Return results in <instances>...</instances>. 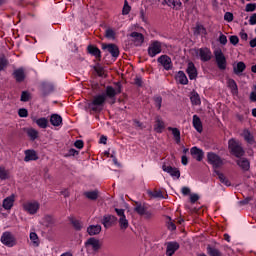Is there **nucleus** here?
Returning a JSON list of instances; mask_svg holds the SVG:
<instances>
[{
    "mask_svg": "<svg viewBox=\"0 0 256 256\" xmlns=\"http://www.w3.org/2000/svg\"><path fill=\"white\" fill-rule=\"evenodd\" d=\"M121 93V89L115 90L112 86H107L106 91L97 94L93 97L92 101L88 104V107L94 113H101V110L105 107V101L108 99H114L115 95Z\"/></svg>",
    "mask_w": 256,
    "mask_h": 256,
    "instance_id": "1",
    "label": "nucleus"
},
{
    "mask_svg": "<svg viewBox=\"0 0 256 256\" xmlns=\"http://www.w3.org/2000/svg\"><path fill=\"white\" fill-rule=\"evenodd\" d=\"M207 161L210 165L214 168V174L218 176L219 181L223 183V185H226V187H231V182L227 177H225V174L221 173L219 170V167H223L225 165V161L219 155H217L215 152H208L207 153Z\"/></svg>",
    "mask_w": 256,
    "mask_h": 256,
    "instance_id": "2",
    "label": "nucleus"
},
{
    "mask_svg": "<svg viewBox=\"0 0 256 256\" xmlns=\"http://www.w3.org/2000/svg\"><path fill=\"white\" fill-rule=\"evenodd\" d=\"M22 208L28 215H37L41 209V204L37 200H29L22 204Z\"/></svg>",
    "mask_w": 256,
    "mask_h": 256,
    "instance_id": "3",
    "label": "nucleus"
},
{
    "mask_svg": "<svg viewBox=\"0 0 256 256\" xmlns=\"http://www.w3.org/2000/svg\"><path fill=\"white\" fill-rule=\"evenodd\" d=\"M194 55L196 59H201L204 63L207 61H211V57H213L211 49L207 47L195 49Z\"/></svg>",
    "mask_w": 256,
    "mask_h": 256,
    "instance_id": "4",
    "label": "nucleus"
},
{
    "mask_svg": "<svg viewBox=\"0 0 256 256\" xmlns=\"http://www.w3.org/2000/svg\"><path fill=\"white\" fill-rule=\"evenodd\" d=\"M214 57L218 69H220V71H225L227 69V58H225L223 51L221 49H216L214 51Z\"/></svg>",
    "mask_w": 256,
    "mask_h": 256,
    "instance_id": "5",
    "label": "nucleus"
},
{
    "mask_svg": "<svg viewBox=\"0 0 256 256\" xmlns=\"http://www.w3.org/2000/svg\"><path fill=\"white\" fill-rule=\"evenodd\" d=\"M228 147L235 157H243L245 152L243 151V147H241V143L235 139H230L228 142Z\"/></svg>",
    "mask_w": 256,
    "mask_h": 256,
    "instance_id": "6",
    "label": "nucleus"
},
{
    "mask_svg": "<svg viewBox=\"0 0 256 256\" xmlns=\"http://www.w3.org/2000/svg\"><path fill=\"white\" fill-rule=\"evenodd\" d=\"M0 241L1 244L6 247H15V245H17V238H15V236L9 231L2 233Z\"/></svg>",
    "mask_w": 256,
    "mask_h": 256,
    "instance_id": "7",
    "label": "nucleus"
},
{
    "mask_svg": "<svg viewBox=\"0 0 256 256\" xmlns=\"http://www.w3.org/2000/svg\"><path fill=\"white\" fill-rule=\"evenodd\" d=\"M115 213L119 217L118 223L120 229L125 231V229L129 227V220H127V216H125V209L115 208Z\"/></svg>",
    "mask_w": 256,
    "mask_h": 256,
    "instance_id": "8",
    "label": "nucleus"
},
{
    "mask_svg": "<svg viewBox=\"0 0 256 256\" xmlns=\"http://www.w3.org/2000/svg\"><path fill=\"white\" fill-rule=\"evenodd\" d=\"M134 211H136L138 215H141V217H145V219H151L153 217V212L147 210V206L140 203H136Z\"/></svg>",
    "mask_w": 256,
    "mask_h": 256,
    "instance_id": "9",
    "label": "nucleus"
},
{
    "mask_svg": "<svg viewBox=\"0 0 256 256\" xmlns=\"http://www.w3.org/2000/svg\"><path fill=\"white\" fill-rule=\"evenodd\" d=\"M128 37L134 42L136 47L143 45V42L145 41V37L139 32H132Z\"/></svg>",
    "mask_w": 256,
    "mask_h": 256,
    "instance_id": "10",
    "label": "nucleus"
},
{
    "mask_svg": "<svg viewBox=\"0 0 256 256\" xmlns=\"http://www.w3.org/2000/svg\"><path fill=\"white\" fill-rule=\"evenodd\" d=\"M161 53V42L155 41L148 48V54L150 57H155Z\"/></svg>",
    "mask_w": 256,
    "mask_h": 256,
    "instance_id": "11",
    "label": "nucleus"
},
{
    "mask_svg": "<svg viewBox=\"0 0 256 256\" xmlns=\"http://www.w3.org/2000/svg\"><path fill=\"white\" fill-rule=\"evenodd\" d=\"M13 205H15V194L6 197L2 202V207L5 211H11Z\"/></svg>",
    "mask_w": 256,
    "mask_h": 256,
    "instance_id": "12",
    "label": "nucleus"
},
{
    "mask_svg": "<svg viewBox=\"0 0 256 256\" xmlns=\"http://www.w3.org/2000/svg\"><path fill=\"white\" fill-rule=\"evenodd\" d=\"M13 77L17 83H23L26 77L25 68L21 67V68L15 69L13 72Z\"/></svg>",
    "mask_w": 256,
    "mask_h": 256,
    "instance_id": "13",
    "label": "nucleus"
},
{
    "mask_svg": "<svg viewBox=\"0 0 256 256\" xmlns=\"http://www.w3.org/2000/svg\"><path fill=\"white\" fill-rule=\"evenodd\" d=\"M162 169L163 171H165V173H168V175H170L171 177H174L176 179H179L181 177V172H179V169L175 167L163 165Z\"/></svg>",
    "mask_w": 256,
    "mask_h": 256,
    "instance_id": "14",
    "label": "nucleus"
},
{
    "mask_svg": "<svg viewBox=\"0 0 256 256\" xmlns=\"http://www.w3.org/2000/svg\"><path fill=\"white\" fill-rule=\"evenodd\" d=\"M114 223H117V217L113 215L103 216L102 225L105 227V229H109V227H112Z\"/></svg>",
    "mask_w": 256,
    "mask_h": 256,
    "instance_id": "15",
    "label": "nucleus"
},
{
    "mask_svg": "<svg viewBox=\"0 0 256 256\" xmlns=\"http://www.w3.org/2000/svg\"><path fill=\"white\" fill-rule=\"evenodd\" d=\"M190 153L196 161H203V157H205V152L196 146L190 149Z\"/></svg>",
    "mask_w": 256,
    "mask_h": 256,
    "instance_id": "16",
    "label": "nucleus"
},
{
    "mask_svg": "<svg viewBox=\"0 0 256 256\" xmlns=\"http://www.w3.org/2000/svg\"><path fill=\"white\" fill-rule=\"evenodd\" d=\"M158 63H160L166 71H169L173 67V64L171 63V58L166 55L160 56L158 58Z\"/></svg>",
    "mask_w": 256,
    "mask_h": 256,
    "instance_id": "17",
    "label": "nucleus"
},
{
    "mask_svg": "<svg viewBox=\"0 0 256 256\" xmlns=\"http://www.w3.org/2000/svg\"><path fill=\"white\" fill-rule=\"evenodd\" d=\"M55 218L51 215H46L40 220V224L44 227H55Z\"/></svg>",
    "mask_w": 256,
    "mask_h": 256,
    "instance_id": "18",
    "label": "nucleus"
},
{
    "mask_svg": "<svg viewBox=\"0 0 256 256\" xmlns=\"http://www.w3.org/2000/svg\"><path fill=\"white\" fill-rule=\"evenodd\" d=\"M50 123L53 127H61L63 125V118L59 114H52L50 116Z\"/></svg>",
    "mask_w": 256,
    "mask_h": 256,
    "instance_id": "19",
    "label": "nucleus"
},
{
    "mask_svg": "<svg viewBox=\"0 0 256 256\" xmlns=\"http://www.w3.org/2000/svg\"><path fill=\"white\" fill-rule=\"evenodd\" d=\"M24 161L29 163V161H37L39 158L37 157V152L35 150H26Z\"/></svg>",
    "mask_w": 256,
    "mask_h": 256,
    "instance_id": "20",
    "label": "nucleus"
},
{
    "mask_svg": "<svg viewBox=\"0 0 256 256\" xmlns=\"http://www.w3.org/2000/svg\"><path fill=\"white\" fill-rule=\"evenodd\" d=\"M85 247H92L94 251H97L101 247V242L97 238H90L85 242Z\"/></svg>",
    "mask_w": 256,
    "mask_h": 256,
    "instance_id": "21",
    "label": "nucleus"
},
{
    "mask_svg": "<svg viewBox=\"0 0 256 256\" xmlns=\"http://www.w3.org/2000/svg\"><path fill=\"white\" fill-rule=\"evenodd\" d=\"M177 249H179V243L169 242L167 244L166 255L173 256L175 254V251H177Z\"/></svg>",
    "mask_w": 256,
    "mask_h": 256,
    "instance_id": "22",
    "label": "nucleus"
},
{
    "mask_svg": "<svg viewBox=\"0 0 256 256\" xmlns=\"http://www.w3.org/2000/svg\"><path fill=\"white\" fill-rule=\"evenodd\" d=\"M103 49H106L108 52H110V54L112 55V57H119V47H117V45L114 44H108V45H104Z\"/></svg>",
    "mask_w": 256,
    "mask_h": 256,
    "instance_id": "23",
    "label": "nucleus"
},
{
    "mask_svg": "<svg viewBox=\"0 0 256 256\" xmlns=\"http://www.w3.org/2000/svg\"><path fill=\"white\" fill-rule=\"evenodd\" d=\"M186 71L189 79L193 80L197 78V68H195V64H193V62L188 63Z\"/></svg>",
    "mask_w": 256,
    "mask_h": 256,
    "instance_id": "24",
    "label": "nucleus"
},
{
    "mask_svg": "<svg viewBox=\"0 0 256 256\" xmlns=\"http://www.w3.org/2000/svg\"><path fill=\"white\" fill-rule=\"evenodd\" d=\"M192 124L194 129H196L198 133L203 132V123L201 122V118H199V116L197 115L193 116Z\"/></svg>",
    "mask_w": 256,
    "mask_h": 256,
    "instance_id": "25",
    "label": "nucleus"
},
{
    "mask_svg": "<svg viewBox=\"0 0 256 256\" xmlns=\"http://www.w3.org/2000/svg\"><path fill=\"white\" fill-rule=\"evenodd\" d=\"M176 81L177 83H180V85H187L189 83V79H187V75H185V72L179 71L176 74Z\"/></svg>",
    "mask_w": 256,
    "mask_h": 256,
    "instance_id": "26",
    "label": "nucleus"
},
{
    "mask_svg": "<svg viewBox=\"0 0 256 256\" xmlns=\"http://www.w3.org/2000/svg\"><path fill=\"white\" fill-rule=\"evenodd\" d=\"M165 5H168V7H171L172 9L179 10L181 9V0H164Z\"/></svg>",
    "mask_w": 256,
    "mask_h": 256,
    "instance_id": "27",
    "label": "nucleus"
},
{
    "mask_svg": "<svg viewBox=\"0 0 256 256\" xmlns=\"http://www.w3.org/2000/svg\"><path fill=\"white\" fill-rule=\"evenodd\" d=\"M33 121L40 127V129H47V127H49V120L45 117L33 119Z\"/></svg>",
    "mask_w": 256,
    "mask_h": 256,
    "instance_id": "28",
    "label": "nucleus"
},
{
    "mask_svg": "<svg viewBox=\"0 0 256 256\" xmlns=\"http://www.w3.org/2000/svg\"><path fill=\"white\" fill-rule=\"evenodd\" d=\"M154 129L156 133H163V129H165V122H163V119L161 117H156V124L154 126Z\"/></svg>",
    "mask_w": 256,
    "mask_h": 256,
    "instance_id": "29",
    "label": "nucleus"
},
{
    "mask_svg": "<svg viewBox=\"0 0 256 256\" xmlns=\"http://www.w3.org/2000/svg\"><path fill=\"white\" fill-rule=\"evenodd\" d=\"M87 233L91 236L93 235H99L101 233V225L97 224V225H90L87 228Z\"/></svg>",
    "mask_w": 256,
    "mask_h": 256,
    "instance_id": "30",
    "label": "nucleus"
},
{
    "mask_svg": "<svg viewBox=\"0 0 256 256\" xmlns=\"http://www.w3.org/2000/svg\"><path fill=\"white\" fill-rule=\"evenodd\" d=\"M246 68L247 66L243 62H238L237 64L233 65V71L235 75H241V73H243Z\"/></svg>",
    "mask_w": 256,
    "mask_h": 256,
    "instance_id": "31",
    "label": "nucleus"
},
{
    "mask_svg": "<svg viewBox=\"0 0 256 256\" xmlns=\"http://www.w3.org/2000/svg\"><path fill=\"white\" fill-rule=\"evenodd\" d=\"M237 165L240 166L243 171H249L251 164L249 163V160H247L246 158H240L237 161Z\"/></svg>",
    "mask_w": 256,
    "mask_h": 256,
    "instance_id": "32",
    "label": "nucleus"
},
{
    "mask_svg": "<svg viewBox=\"0 0 256 256\" xmlns=\"http://www.w3.org/2000/svg\"><path fill=\"white\" fill-rule=\"evenodd\" d=\"M29 239L31 241L32 247H39L40 241H39V236L35 232H30L29 234Z\"/></svg>",
    "mask_w": 256,
    "mask_h": 256,
    "instance_id": "33",
    "label": "nucleus"
},
{
    "mask_svg": "<svg viewBox=\"0 0 256 256\" xmlns=\"http://www.w3.org/2000/svg\"><path fill=\"white\" fill-rule=\"evenodd\" d=\"M227 86L229 87V89H231V93L233 95H237V93H239V89L237 88V83L235 82V80L228 79Z\"/></svg>",
    "mask_w": 256,
    "mask_h": 256,
    "instance_id": "34",
    "label": "nucleus"
},
{
    "mask_svg": "<svg viewBox=\"0 0 256 256\" xmlns=\"http://www.w3.org/2000/svg\"><path fill=\"white\" fill-rule=\"evenodd\" d=\"M168 131H171L176 143H181V131H179V129L169 127Z\"/></svg>",
    "mask_w": 256,
    "mask_h": 256,
    "instance_id": "35",
    "label": "nucleus"
},
{
    "mask_svg": "<svg viewBox=\"0 0 256 256\" xmlns=\"http://www.w3.org/2000/svg\"><path fill=\"white\" fill-rule=\"evenodd\" d=\"M242 137H244L245 141H247V143H249V145H253V143H255L253 134H251V132H249V130H244L242 133Z\"/></svg>",
    "mask_w": 256,
    "mask_h": 256,
    "instance_id": "36",
    "label": "nucleus"
},
{
    "mask_svg": "<svg viewBox=\"0 0 256 256\" xmlns=\"http://www.w3.org/2000/svg\"><path fill=\"white\" fill-rule=\"evenodd\" d=\"M26 133L28 137L31 139V141H35V139L39 137V131H37L35 128L26 129Z\"/></svg>",
    "mask_w": 256,
    "mask_h": 256,
    "instance_id": "37",
    "label": "nucleus"
},
{
    "mask_svg": "<svg viewBox=\"0 0 256 256\" xmlns=\"http://www.w3.org/2000/svg\"><path fill=\"white\" fill-rule=\"evenodd\" d=\"M190 101L192 105H201V98L197 92H192L190 94Z\"/></svg>",
    "mask_w": 256,
    "mask_h": 256,
    "instance_id": "38",
    "label": "nucleus"
},
{
    "mask_svg": "<svg viewBox=\"0 0 256 256\" xmlns=\"http://www.w3.org/2000/svg\"><path fill=\"white\" fill-rule=\"evenodd\" d=\"M88 52L90 53V55H94L96 59H99V57H101V50H99V48L95 46H88Z\"/></svg>",
    "mask_w": 256,
    "mask_h": 256,
    "instance_id": "39",
    "label": "nucleus"
},
{
    "mask_svg": "<svg viewBox=\"0 0 256 256\" xmlns=\"http://www.w3.org/2000/svg\"><path fill=\"white\" fill-rule=\"evenodd\" d=\"M207 253L210 256H221V251H219V249H216V248L211 247V246L207 247Z\"/></svg>",
    "mask_w": 256,
    "mask_h": 256,
    "instance_id": "40",
    "label": "nucleus"
},
{
    "mask_svg": "<svg viewBox=\"0 0 256 256\" xmlns=\"http://www.w3.org/2000/svg\"><path fill=\"white\" fill-rule=\"evenodd\" d=\"M0 179L2 181L9 179V170L5 169L3 166L0 167Z\"/></svg>",
    "mask_w": 256,
    "mask_h": 256,
    "instance_id": "41",
    "label": "nucleus"
},
{
    "mask_svg": "<svg viewBox=\"0 0 256 256\" xmlns=\"http://www.w3.org/2000/svg\"><path fill=\"white\" fill-rule=\"evenodd\" d=\"M85 197H87V199H91L92 201H95V199H97V197H99V192L97 191H88L84 193Z\"/></svg>",
    "mask_w": 256,
    "mask_h": 256,
    "instance_id": "42",
    "label": "nucleus"
},
{
    "mask_svg": "<svg viewBox=\"0 0 256 256\" xmlns=\"http://www.w3.org/2000/svg\"><path fill=\"white\" fill-rule=\"evenodd\" d=\"M148 195H150V197H153L154 199H163V192L159 190L149 191Z\"/></svg>",
    "mask_w": 256,
    "mask_h": 256,
    "instance_id": "43",
    "label": "nucleus"
},
{
    "mask_svg": "<svg viewBox=\"0 0 256 256\" xmlns=\"http://www.w3.org/2000/svg\"><path fill=\"white\" fill-rule=\"evenodd\" d=\"M129 13H131V6H129V2L125 0L124 6L122 9V15H129Z\"/></svg>",
    "mask_w": 256,
    "mask_h": 256,
    "instance_id": "44",
    "label": "nucleus"
},
{
    "mask_svg": "<svg viewBox=\"0 0 256 256\" xmlns=\"http://www.w3.org/2000/svg\"><path fill=\"white\" fill-rule=\"evenodd\" d=\"M8 63L9 62L7 61V58H5V56H0V71H4Z\"/></svg>",
    "mask_w": 256,
    "mask_h": 256,
    "instance_id": "45",
    "label": "nucleus"
},
{
    "mask_svg": "<svg viewBox=\"0 0 256 256\" xmlns=\"http://www.w3.org/2000/svg\"><path fill=\"white\" fill-rule=\"evenodd\" d=\"M95 71L99 77H105V70L101 66H95Z\"/></svg>",
    "mask_w": 256,
    "mask_h": 256,
    "instance_id": "46",
    "label": "nucleus"
},
{
    "mask_svg": "<svg viewBox=\"0 0 256 256\" xmlns=\"http://www.w3.org/2000/svg\"><path fill=\"white\" fill-rule=\"evenodd\" d=\"M154 101H155V106L157 107V109H161V103H163V99L161 98V96L155 97Z\"/></svg>",
    "mask_w": 256,
    "mask_h": 256,
    "instance_id": "47",
    "label": "nucleus"
},
{
    "mask_svg": "<svg viewBox=\"0 0 256 256\" xmlns=\"http://www.w3.org/2000/svg\"><path fill=\"white\" fill-rule=\"evenodd\" d=\"M72 225L73 227H75V229H77V231L81 230V228L83 227L79 220H72Z\"/></svg>",
    "mask_w": 256,
    "mask_h": 256,
    "instance_id": "48",
    "label": "nucleus"
},
{
    "mask_svg": "<svg viewBox=\"0 0 256 256\" xmlns=\"http://www.w3.org/2000/svg\"><path fill=\"white\" fill-rule=\"evenodd\" d=\"M106 37L108 39H115V31H113V29H107L106 30Z\"/></svg>",
    "mask_w": 256,
    "mask_h": 256,
    "instance_id": "49",
    "label": "nucleus"
},
{
    "mask_svg": "<svg viewBox=\"0 0 256 256\" xmlns=\"http://www.w3.org/2000/svg\"><path fill=\"white\" fill-rule=\"evenodd\" d=\"M255 9H256V5L250 3V4L246 5L245 11L247 13H251V12L255 11Z\"/></svg>",
    "mask_w": 256,
    "mask_h": 256,
    "instance_id": "50",
    "label": "nucleus"
},
{
    "mask_svg": "<svg viewBox=\"0 0 256 256\" xmlns=\"http://www.w3.org/2000/svg\"><path fill=\"white\" fill-rule=\"evenodd\" d=\"M224 20L227 21L228 23H231V21H233V13L226 12L224 15Z\"/></svg>",
    "mask_w": 256,
    "mask_h": 256,
    "instance_id": "51",
    "label": "nucleus"
},
{
    "mask_svg": "<svg viewBox=\"0 0 256 256\" xmlns=\"http://www.w3.org/2000/svg\"><path fill=\"white\" fill-rule=\"evenodd\" d=\"M18 115L19 117H27L29 115V112L27 111V109L22 108V109H19Z\"/></svg>",
    "mask_w": 256,
    "mask_h": 256,
    "instance_id": "52",
    "label": "nucleus"
},
{
    "mask_svg": "<svg viewBox=\"0 0 256 256\" xmlns=\"http://www.w3.org/2000/svg\"><path fill=\"white\" fill-rule=\"evenodd\" d=\"M219 42L221 43V45H227V36H225L224 34H220Z\"/></svg>",
    "mask_w": 256,
    "mask_h": 256,
    "instance_id": "53",
    "label": "nucleus"
},
{
    "mask_svg": "<svg viewBox=\"0 0 256 256\" xmlns=\"http://www.w3.org/2000/svg\"><path fill=\"white\" fill-rule=\"evenodd\" d=\"M196 32H198L200 35H205V27L202 25L196 26Z\"/></svg>",
    "mask_w": 256,
    "mask_h": 256,
    "instance_id": "54",
    "label": "nucleus"
},
{
    "mask_svg": "<svg viewBox=\"0 0 256 256\" xmlns=\"http://www.w3.org/2000/svg\"><path fill=\"white\" fill-rule=\"evenodd\" d=\"M230 43L232 45H237V43H239V37H237V36H230Z\"/></svg>",
    "mask_w": 256,
    "mask_h": 256,
    "instance_id": "55",
    "label": "nucleus"
},
{
    "mask_svg": "<svg viewBox=\"0 0 256 256\" xmlns=\"http://www.w3.org/2000/svg\"><path fill=\"white\" fill-rule=\"evenodd\" d=\"M190 201H191V203H197V201H199V195L191 194L190 195Z\"/></svg>",
    "mask_w": 256,
    "mask_h": 256,
    "instance_id": "56",
    "label": "nucleus"
},
{
    "mask_svg": "<svg viewBox=\"0 0 256 256\" xmlns=\"http://www.w3.org/2000/svg\"><path fill=\"white\" fill-rule=\"evenodd\" d=\"M21 101H24V102L29 101V93L28 92H22Z\"/></svg>",
    "mask_w": 256,
    "mask_h": 256,
    "instance_id": "57",
    "label": "nucleus"
},
{
    "mask_svg": "<svg viewBox=\"0 0 256 256\" xmlns=\"http://www.w3.org/2000/svg\"><path fill=\"white\" fill-rule=\"evenodd\" d=\"M74 147H76L77 149H83V140H77L74 143Z\"/></svg>",
    "mask_w": 256,
    "mask_h": 256,
    "instance_id": "58",
    "label": "nucleus"
},
{
    "mask_svg": "<svg viewBox=\"0 0 256 256\" xmlns=\"http://www.w3.org/2000/svg\"><path fill=\"white\" fill-rule=\"evenodd\" d=\"M134 83L138 87H141L143 85V80L141 79V77H136L135 80H134Z\"/></svg>",
    "mask_w": 256,
    "mask_h": 256,
    "instance_id": "59",
    "label": "nucleus"
},
{
    "mask_svg": "<svg viewBox=\"0 0 256 256\" xmlns=\"http://www.w3.org/2000/svg\"><path fill=\"white\" fill-rule=\"evenodd\" d=\"M250 25H256V14H253L249 19Z\"/></svg>",
    "mask_w": 256,
    "mask_h": 256,
    "instance_id": "60",
    "label": "nucleus"
},
{
    "mask_svg": "<svg viewBox=\"0 0 256 256\" xmlns=\"http://www.w3.org/2000/svg\"><path fill=\"white\" fill-rule=\"evenodd\" d=\"M181 191L184 195H189V193H191V189L189 187H183Z\"/></svg>",
    "mask_w": 256,
    "mask_h": 256,
    "instance_id": "61",
    "label": "nucleus"
},
{
    "mask_svg": "<svg viewBox=\"0 0 256 256\" xmlns=\"http://www.w3.org/2000/svg\"><path fill=\"white\" fill-rule=\"evenodd\" d=\"M181 163H182V165H188L189 159L187 158V156H185V155L182 156Z\"/></svg>",
    "mask_w": 256,
    "mask_h": 256,
    "instance_id": "62",
    "label": "nucleus"
},
{
    "mask_svg": "<svg viewBox=\"0 0 256 256\" xmlns=\"http://www.w3.org/2000/svg\"><path fill=\"white\" fill-rule=\"evenodd\" d=\"M250 99H251V101H256V93L255 92H251Z\"/></svg>",
    "mask_w": 256,
    "mask_h": 256,
    "instance_id": "63",
    "label": "nucleus"
},
{
    "mask_svg": "<svg viewBox=\"0 0 256 256\" xmlns=\"http://www.w3.org/2000/svg\"><path fill=\"white\" fill-rule=\"evenodd\" d=\"M250 47H253V48L256 47V38L250 41Z\"/></svg>",
    "mask_w": 256,
    "mask_h": 256,
    "instance_id": "64",
    "label": "nucleus"
}]
</instances>
